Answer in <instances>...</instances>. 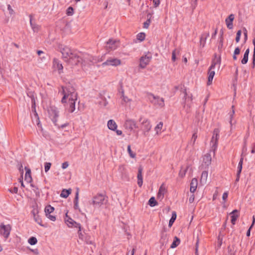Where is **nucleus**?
<instances>
[{"label":"nucleus","mask_w":255,"mask_h":255,"mask_svg":"<svg viewBox=\"0 0 255 255\" xmlns=\"http://www.w3.org/2000/svg\"><path fill=\"white\" fill-rule=\"evenodd\" d=\"M59 93L63 95L61 100L62 103H66V107L69 112L73 113L75 110V101L77 98L75 89L70 86L63 87Z\"/></svg>","instance_id":"1"},{"label":"nucleus","mask_w":255,"mask_h":255,"mask_svg":"<svg viewBox=\"0 0 255 255\" xmlns=\"http://www.w3.org/2000/svg\"><path fill=\"white\" fill-rule=\"evenodd\" d=\"M108 201V197L105 194H97L93 197L91 204L95 209H100L103 206L106 205Z\"/></svg>","instance_id":"2"},{"label":"nucleus","mask_w":255,"mask_h":255,"mask_svg":"<svg viewBox=\"0 0 255 255\" xmlns=\"http://www.w3.org/2000/svg\"><path fill=\"white\" fill-rule=\"evenodd\" d=\"M66 62L71 66H80L82 67L85 66L84 62V56L81 53L77 52L76 54H74L72 57Z\"/></svg>","instance_id":"3"},{"label":"nucleus","mask_w":255,"mask_h":255,"mask_svg":"<svg viewBox=\"0 0 255 255\" xmlns=\"http://www.w3.org/2000/svg\"><path fill=\"white\" fill-rule=\"evenodd\" d=\"M221 64V58L217 57L216 55L215 56V58L213 60L211 65L210 66L208 71V78L207 85H210L211 84L213 78L214 77L215 72L213 70L216 65H218L220 67Z\"/></svg>","instance_id":"4"},{"label":"nucleus","mask_w":255,"mask_h":255,"mask_svg":"<svg viewBox=\"0 0 255 255\" xmlns=\"http://www.w3.org/2000/svg\"><path fill=\"white\" fill-rule=\"evenodd\" d=\"M147 99L152 104L157 108H163L165 105L163 98L155 96L151 93L147 94Z\"/></svg>","instance_id":"5"},{"label":"nucleus","mask_w":255,"mask_h":255,"mask_svg":"<svg viewBox=\"0 0 255 255\" xmlns=\"http://www.w3.org/2000/svg\"><path fill=\"white\" fill-rule=\"evenodd\" d=\"M60 52L65 62L68 61L74 54L77 53V52L71 50L69 47L66 46L60 48Z\"/></svg>","instance_id":"6"},{"label":"nucleus","mask_w":255,"mask_h":255,"mask_svg":"<svg viewBox=\"0 0 255 255\" xmlns=\"http://www.w3.org/2000/svg\"><path fill=\"white\" fill-rule=\"evenodd\" d=\"M219 129L218 128H215L214 130L212 139L210 141L211 150H212L214 153L215 152L217 148L218 141L219 138Z\"/></svg>","instance_id":"7"},{"label":"nucleus","mask_w":255,"mask_h":255,"mask_svg":"<svg viewBox=\"0 0 255 255\" xmlns=\"http://www.w3.org/2000/svg\"><path fill=\"white\" fill-rule=\"evenodd\" d=\"M140 122V128L143 131V134L145 135L151 128V125L150 121L146 118H140L139 120Z\"/></svg>","instance_id":"8"},{"label":"nucleus","mask_w":255,"mask_h":255,"mask_svg":"<svg viewBox=\"0 0 255 255\" xmlns=\"http://www.w3.org/2000/svg\"><path fill=\"white\" fill-rule=\"evenodd\" d=\"M124 127L128 131L134 132L135 129L138 128V126L136 122L133 120L128 119L126 121Z\"/></svg>","instance_id":"9"},{"label":"nucleus","mask_w":255,"mask_h":255,"mask_svg":"<svg viewBox=\"0 0 255 255\" xmlns=\"http://www.w3.org/2000/svg\"><path fill=\"white\" fill-rule=\"evenodd\" d=\"M11 230V227L9 224H0V235L6 240L9 236Z\"/></svg>","instance_id":"10"},{"label":"nucleus","mask_w":255,"mask_h":255,"mask_svg":"<svg viewBox=\"0 0 255 255\" xmlns=\"http://www.w3.org/2000/svg\"><path fill=\"white\" fill-rule=\"evenodd\" d=\"M65 224L67 225L69 228H77L79 229V231L81 229V226L80 224L77 223L73 220L71 218L68 216L67 213L66 214L65 218L64 219Z\"/></svg>","instance_id":"11"},{"label":"nucleus","mask_w":255,"mask_h":255,"mask_svg":"<svg viewBox=\"0 0 255 255\" xmlns=\"http://www.w3.org/2000/svg\"><path fill=\"white\" fill-rule=\"evenodd\" d=\"M121 64V61L120 59L115 58H110L108 59L105 62L102 63V66H117L120 65Z\"/></svg>","instance_id":"12"},{"label":"nucleus","mask_w":255,"mask_h":255,"mask_svg":"<svg viewBox=\"0 0 255 255\" xmlns=\"http://www.w3.org/2000/svg\"><path fill=\"white\" fill-rule=\"evenodd\" d=\"M49 114L50 117L52 118V120L54 123L55 125H56V122L57 121V118L59 116V111L57 109L54 107H50L49 110Z\"/></svg>","instance_id":"13"},{"label":"nucleus","mask_w":255,"mask_h":255,"mask_svg":"<svg viewBox=\"0 0 255 255\" xmlns=\"http://www.w3.org/2000/svg\"><path fill=\"white\" fill-rule=\"evenodd\" d=\"M120 44L119 40L114 39H109L107 42L106 47L111 50H114L117 49Z\"/></svg>","instance_id":"14"},{"label":"nucleus","mask_w":255,"mask_h":255,"mask_svg":"<svg viewBox=\"0 0 255 255\" xmlns=\"http://www.w3.org/2000/svg\"><path fill=\"white\" fill-rule=\"evenodd\" d=\"M78 236L80 239L85 242L87 244L92 245L93 244V241L91 239V236L87 234H83L81 231H78Z\"/></svg>","instance_id":"15"},{"label":"nucleus","mask_w":255,"mask_h":255,"mask_svg":"<svg viewBox=\"0 0 255 255\" xmlns=\"http://www.w3.org/2000/svg\"><path fill=\"white\" fill-rule=\"evenodd\" d=\"M167 192V188L164 183H162L159 187L157 195V199L161 201L164 197V195Z\"/></svg>","instance_id":"16"},{"label":"nucleus","mask_w":255,"mask_h":255,"mask_svg":"<svg viewBox=\"0 0 255 255\" xmlns=\"http://www.w3.org/2000/svg\"><path fill=\"white\" fill-rule=\"evenodd\" d=\"M53 68L55 70L58 71L59 74L63 73V67L61 62L57 59H54L53 61Z\"/></svg>","instance_id":"17"},{"label":"nucleus","mask_w":255,"mask_h":255,"mask_svg":"<svg viewBox=\"0 0 255 255\" xmlns=\"http://www.w3.org/2000/svg\"><path fill=\"white\" fill-rule=\"evenodd\" d=\"M150 59L151 57L147 56L146 55L142 56L139 60V67L142 69L145 68L149 63Z\"/></svg>","instance_id":"18"},{"label":"nucleus","mask_w":255,"mask_h":255,"mask_svg":"<svg viewBox=\"0 0 255 255\" xmlns=\"http://www.w3.org/2000/svg\"><path fill=\"white\" fill-rule=\"evenodd\" d=\"M98 61L99 60H97L95 57L92 56L87 54L84 55V62L85 65L87 64H90V63L94 64Z\"/></svg>","instance_id":"19"},{"label":"nucleus","mask_w":255,"mask_h":255,"mask_svg":"<svg viewBox=\"0 0 255 255\" xmlns=\"http://www.w3.org/2000/svg\"><path fill=\"white\" fill-rule=\"evenodd\" d=\"M235 19V15L233 14H231L229 16L226 18L225 22L227 27L229 29H232L233 28V21Z\"/></svg>","instance_id":"20"},{"label":"nucleus","mask_w":255,"mask_h":255,"mask_svg":"<svg viewBox=\"0 0 255 255\" xmlns=\"http://www.w3.org/2000/svg\"><path fill=\"white\" fill-rule=\"evenodd\" d=\"M119 95L120 96V98L122 99V101L126 104H129L131 101V99L128 98L127 96L125 95L124 91L123 89H121L119 91Z\"/></svg>","instance_id":"21"},{"label":"nucleus","mask_w":255,"mask_h":255,"mask_svg":"<svg viewBox=\"0 0 255 255\" xmlns=\"http://www.w3.org/2000/svg\"><path fill=\"white\" fill-rule=\"evenodd\" d=\"M108 128L111 130H116L118 126L116 123L113 120H110L107 123Z\"/></svg>","instance_id":"22"},{"label":"nucleus","mask_w":255,"mask_h":255,"mask_svg":"<svg viewBox=\"0 0 255 255\" xmlns=\"http://www.w3.org/2000/svg\"><path fill=\"white\" fill-rule=\"evenodd\" d=\"M198 185V180L196 178H193L191 180L190 183V191L191 193H193L196 190Z\"/></svg>","instance_id":"23"},{"label":"nucleus","mask_w":255,"mask_h":255,"mask_svg":"<svg viewBox=\"0 0 255 255\" xmlns=\"http://www.w3.org/2000/svg\"><path fill=\"white\" fill-rule=\"evenodd\" d=\"M238 210H234L231 213V223L233 225H235L237 218L239 217Z\"/></svg>","instance_id":"24"},{"label":"nucleus","mask_w":255,"mask_h":255,"mask_svg":"<svg viewBox=\"0 0 255 255\" xmlns=\"http://www.w3.org/2000/svg\"><path fill=\"white\" fill-rule=\"evenodd\" d=\"M211 155L210 153H207L203 157V162L207 166H208L211 164Z\"/></svg>","instance_id":"25"},{"label":"nucleus","mask_w":255,"mask_h":255,"mask_svg":"<svg viewBox=\"0 0 255 255\" xmlns=\"http://www.w3.org/2000/svg\"><path fill=\"white\" fill-rule=\"evenodd\" d=\"M209 36V33H204L202 34L200 37V46L204 47L206 44V41L207 38Z\"/></svg>","instance_id":"26"},{"label":"nucleus","mask_w":255,"mask_h":255,"mask_svg":"<svg viewBox=\"0 0 255 255\" xmlns=\"http://www.w3.org/2000/svg\"><path fill=\"white\" fill-rule=\"evenodd\" d=\"M25 169L26 171L25 174L24 180L27 183H30L32 181V177L30 175V170L26 167H25Z\"/></svg>","instance_id":"27"},{"label":"nucleus","mask_w":255,"mask_h":255,"mask_svg":"<svg viewBox=\"0 0 255 255\" xmlns=\"http://www.w3.org/2000/svg\"><path fill=\"white\" fill-rule=\"evenodd\" d=\"M71 189H64L62 190L60 196L61 197H62L64 198H66L69 196V195L71 194Z\"/></svg>","instance_id":"28"},{"label":"nucleus","mask_w":255,"mask_h":255,"mask_svg":"<svg viewBox=\"0 0 255 255\" xmlns=\"http://www.w3.org/2000/svg\"><path fill=\"white\" fill-rule=\"evenodd\" d=\"M183 94L185 103L188 102H191L192 101V95L191 94H188L185 90L184 91Z\"/></svg>","instance_id":"29"},{"label":"nucleus","mask_w":255,"mask_h":255,"mask_svg":"<svg viewBox=\"0 0 255 255\" xmlns=\"http://www.w3.org/2000/svg\"><path fill=\"white\" fill-rule=\"evenodd\" d=\"M74 208L75 209H79V191H78V190H77L76 193L75 197V199H74Z\"/></svg>","instance_id":"30"},{"label":"nucleus","mask_w":255,"mask_h":255,"mask_svg":"<svg viewBox=\"0 0 255 255\" xmlns=\"http://www.w3.org/2000/svg\"><path fill=\"white\" fill-rule=\"evenodd\" d=\"M208 178V172L206 171H204L202 172L201 177V182L205 184L207 182Z\"/></svg>","instance_id":"31"},{"label":"nucleus","mask_w":255,"mask_h":255,"mask_svg":"<svg viewBox=\"0 0 255 255\" xmlns=\"http://www.w3.org/2000/svg\"><path fill=\"white\" fill-rule=\"evenodd\" d=\"M54 208L53 207H52L50 205L46 206L45 207V210H44L45 215L47 216V215L50 214V213H52L54 211Z\"/></svg>","instance_id":"32"},{"label":"nucleus","mask_w":255,"mask_h":255,"mask_svg":"<svg viewBox=\"0 0 255 255\" xmlns=\"http://www.w3.org/2000/svg\"><path fill=\"white\" fill-rule=\"evenodd\" d=\"M163 127V123L159 122L155 127L154 130L156 131V134H159L161 133V130Z\"/></svg>","instance_id":"33"},{"label":"nucleus","mask_w":255,"mask_h":255,"mask_svg":"<svg viewBox=\"0 0 255 255\" xmlns=\"http://www.w3.org/2000/svg\"><path fill=\"white\" fill-rule=\"evenodd\" d=\"M180 240L176 237H174V239L172 244L171 245L170 248L174 249L177 247L180 244Z\"/></svg>","instance_id":"34"},{"label":"nucleus","mask_w":255,"mask_h":255,"mask_svg":"<svg viewBox=\"0 0 255 255\" xmlns=\"http://www.w3.org/2000/svg\"><path fill=\"white\" fill-rule=\"evenodd\" d=\"M197 133L195 132L193 134L192 136L191 137V139L190 141L189 142V145L193 146L195 144V141L196 140V139L197 138Z\"/></svg>","instance_id":"35"},{"label":"nucleus","mask_w":255,"mask_h":255,"mask_svg":"<svg viewBox=\"0 0 255 255\" xmlns=\"http://www.w3.org/2000/svg\"><path fill=\"white\" fill-rule=\"evenodd\" d=\"M108 102L106 99L104 98H101L98 102V104L102 107H106L108 105Z\"/></svg>","instance_id":"36"},{"label":"nucleus","mask_w":255,"mask_h":255,"mask_svg":"<svg viewBox=\"0 0 255 255\" xmlns=\"http://www.w3.org/2000/svg\"><path fill=\"white\" fill-rule=\"evenodd\" d=\"M243 158H241L240 161L238 164V171L237 173L238 174H240L242 170L243 167Z\"/></svg>","instance_id":"37"},{"label":"nucleus","mask_w":255,"mask_h":255,"mask_svg":"<svg viewBox=\"0 0 255 255\" xmlns=\"http://www.w3.org/2000/svg\"><path fill=\"white\" fill-rule=\"evenodd\" d=\"M148 204L151 207H154L157 205V202L156 201L154 197H152L149 199Z\"/></svg>","instance_id":"38"},{"label":"nucleus","mask_w":255,"mask_h":255,"mask_svg":"<svg viewBox=\"0 0 255 255\" xmlns=\"http://www.w3.org/2000/svg\"><path fill=\"white\" fill-rule=\"evenodd\" d=\"M34 221L40 226L44 227V225L42 223V220L39 215L33 217Z\"/></svg>","instance_id":"39"},{"label":"nucleus","mask_w":255,"mask_h":255,"mask_svg":"<svg viewBox=\"0 0 255 255\" xmlns=\"http://www.w3.org/2000/svg\"><path fill=\"white\" fill-rule=\"evenodd\" d=\"M30 25H31V27L33 30V31L34 32H37L39 30V26L36 24H33L32 23V20L31 19H30Z\"/></svg>","instance_id":"40"},{"label":"nucleus","mask_w":255,"mask_h":255,"mask_svg":"<svg viewBox=\"0 0 255 255\" xmlns=\"http://www.w3.org/2000/svg\"><path fill=\"white\" fill-rule=\"evenodd\" d=\"M176 218V214L175 212L172 213V217L169 222V226L171 227Z\"/></svg>","instance_id":"41"},{"label":"nucleus","mask_w":255,"mask_h":255,"mask_svg":"<svg viewBox=\"0 0 255 255\" xmlns=\"http://www.w3.org/2000/svg\"><path fill=\"white\" fill-rule=\"evenodd\" d=\"M179 51L178 50L175 49L172 52V60L175 61L176 59V56L179 55Z\"/></svg>","instance_id":"42"},{"label":"nucleus","mask_w":255,"mask_h":255,"mask_svg":"<svg viewBox=\"0 0 255 255\" xmlns=\"http://www.w3.org/2000/svg\"><path fill=\"white\" fill-rule=\"evenodd\" d=\"M28 242L31 245H34L37 243V240L35 237H32L28 239Z\"/></svg>","instance_id":"43"},{"label":"nucleus","mask_w":255,"mask_h":255,"mask_svg":"<svg viewBox=\"0 0 255 255\" xmlns=\"http://www.w3.org/2000/svg\"><path fill=\"white\" fill-rule=\"evenodd\" d=\"M145 34L144 33H139L136 36V38L139 41H142L145 39Z\"/></svg>","instance_id":"44"},{"label":"nucleus","mask_w":255,"mask_h":255,"mask_svg":"<svg viewBox=\"0 0 255 255\" xmlns=\"http://www.w3.org/2000/svg\"><path fill=\"white\" fill-rule=\"evenodd\" d=\"M127 150L129 156L131 158H134L135 157V154L131 151L130 145L128 146Z\"/></svg>","instance_id":"45"},{"label":"nucleus","mask_w":255,"mask_h":255,"mask_svg":"<svg viewBox=\"0 0 255 255\" xmlns=\"http://www.w3.org/2000/svg\"><path fill=\"white\" fill-rule=\"evenodd\" d=\"M168 241V238L167 235H162L161 236V244L164 245V244H166Z\"/></svg>","instance_id":"46"},{"label":"nucleus","mask_w":255,"mask_h":255,"mask_svg":"<svg viewBox=\"0 0 255 255\" xmlns=\"http://www.w3.org/2000/svg\"><path fill=\"white\" fill-rule=\"evenodd\" d=\"M66 14L67 15L71 16L74 14V9L72 7H69L66 10Z\"/></svg>","instance_id":"47"},{"label":"nucleus","mask_w":255,"mask_h":255,"mask_svg":"<svg viewBox=\"0 0 255 255\" xmlns=\"http://www.w3.org/2000/svg\"><path fill=\"white\" fill-rule=\"evenodd\" d=\"M142 168L141 167H139L138 170V174H137V179H142Z\"/></svg>","instance_id":"48"},{"label":"nucleus","mask_w":255,"mask_h":255,"mask_svg":"<svg viewBox=\"0 0 255 255\" xmlns=\"http://www.w3.org/2000/svg\"><path fill=\"white\" fill-rule=\"evenodd\" d=\"M241 34H242V31L241 30H239L237 31L236 37V41L237 43H238L240 41Z\"/></svg>","instance_id":"49"},{"label":"nucleus","mask_w":255,"mask_h":255,"mask_svg":"<svg viewBox=\"0 0 255 255\" xmlns=\"http://www.w3.org/2000/svg\"><path fill=\"white\" fill-rule=\"evenodd\" d=\"M186 172V169L181 168L179 173V176L180 177L183 178L185 175Z\"/></svg>","instance_id":"50"},{"label":"nucleus","mask_w":255,"mask_h":255,"mask_svg":"<svg viewBox=\"0 0 255 255\" xmlns=\"http://www.w3.org/2000/svg\"><path fill=\"white\" fill-rule=\"evenodd\" d=\"M51 164L50 162H46L44 165V170L45 172H47L49 171L50 168Z\"/></svg>","instance_id":"51"},{"label":"nucleus","mask_w":255,"mask_h":255,"mask_svg":"<svg viewBox=\"0 0 255 255\" xmlns=\"http://www.w3.org/2000/svg\"><path fill=\"white\" fill-rule=\"evenodd\" d=\"M7 10L8 11L9 14L10 15H13L14 14V11L12 8L10 4H8L7 5Z\"/></svg>","instance_id":"52"},{"label":"nucleus","mask_w":255,"mask_h":255,"mask_svg":"<svg viewBox=\"0 0 255 255\" xmlns=\"http://www.w3.org/2000/svg\"><path fill=\"white\" fill-rule=\"evenodd\" d=\"M31 213L33 215V217L38 215V213H39V211H38V208H34L32 210V211H31Z\"/></svg>","instance_id":"53"},{"label":"nucleus","mask_w":255,"mask_h":255,"mask_svg":"<svg viewBox=\"0 0 255 255\" xmlns=\"http://www.w3.org/2000/svg\"><path fill=\"white\" fill-rule=\"evenodd\" d=\"M198 0H192L191 7L193 9H194L197 5Z\"/></svg>","instance_id":"54"},{"label":"nucleus","mask_w":255,"mask_h":255,"mask_svg":"<svg viewBox=\"0 0 255 255\" xmlns=\"http://www.w3.org/2000/svg\"><path fill=\"white\" fill-rule=\"evenodd\" d=\"M253 43L254 46L253 60V64H254V65H255V38L253 39Z\"/></svg>","instance_id":"55"},{"label":"nucleus","mask_w":255,"mask_h":255,"mask_svg":"<svg viewBox=\"0 0 255 255\" xmlns=\"http://www.w3.org/2000/svg\"><path fill=\"white\" fill-rule=\"evenodd\" d=\"M8 190L11 193H17L18 192V188L16 187H14L9 189Z\"/></svg>","instance_id":"56"},{"label":"nucleus","mask_w":255,"mask_h":255,"mask_svg":"<svg viewBox=\"0 0 255 255\" xmlns=\"http://www.w3.org/2000/svg\"><path fill=\"white\" fill-rule=\"evenodd\" d=\"M248 61V56L244 55V57L241 60V63L243 64H246Z\"/></svg>","instance_id":"57"},{"label":"nucleus","mask_w":255,"mask_h":255,"mask_svg":"<svg viewBox=\"0 0 255 255\" xmlns=\"http://www.w3.org/2000/svg\"><path fill=\"white\" fill-rule=\"evenodd\" d=\"M234 106H232V109H233V110H232V113L230 115V125H231V127H232V125H233V124H232V119L233 118V115H234V114L235 113V110H234Z\"/></svg>","instance_id":"58"},{"label":"nucleus","mask_w":255,"mask_h":255,"mask_svg":"<svg viewBox=\"0 0 255 255\" xmlns=\"http://www.w3.org/2000/svg\"><path fill=\"white\" fill-rule=\"evenodd\" d=\"M153 3L154 6L155 7H157L160 4V0H153Z\"/></svg>","instance_id":"59"},{"label":"nucleus","mask_w":255,"mask_h":255,"mask_svg":"<svg viewBox=\"0 0 255 255\" xmlns=\"http://www.w3.org/2000/svg\"><path fill=\"white\" fill-rule=\"evenodd\" d=\"M49 220L52 221H55L56 219V217L54 215H51L50 214L46 216Z\"/></svg>","instance_id":"60"},{"label":"nucleus","mask_w":255,"mask_h":255,"mask_svg":"<svg viewBox=\"0 0 255 255\" xmlns=\"http://www.w3.org/2000/svg\"><path fill=\"white\" fill-rule=\"evenodd\" d=\"M243 32L244 35L245 40L246 41L248 39V31L247 29L245 27L243 28Z\"/></svg>","instance_id":"61"},{"label":"nucleus","mask_w":255,"mask_h":255,"mask_svg":"<svg viewBox=\"0 0 255 255\" xmlns=\"http://www.w3.org/2000/svg\"><path fill=\"white\" fill-rule=\"evenodd\" d=\"M150 20L149 19H147L143 24L144 28H147L150 24Z\"/></svg>","instance_id":"62"},{"label":"nucleus","mask_w":255,"mask_h":255,"mask_svg":"<svg viewBox=\"0 0 255 255\" xmlns=\"http://www.w3.org/2000/svg\"><path fill=\"white\" fill-rule=\"evenodd\" d=\"M69 166V163L67 161H65L62 164V168L65 169L67 168Z\"/></svg>","instance_id":"63"},{"label":"nucleus","mask_w":255,"mask_h":255,"mask_svg":"<svg viewBox=\"0 0 255 255\" xmlns=\"http://www.w3.org/2000/svg\"><path fill=\"white\" fill-rule=\"evenodd\" d=\"M228 196V193L227 192H225L223 193L222 196L223 200L225 202Z\"/></svg>","instance_id":"64"}]
</instances>
